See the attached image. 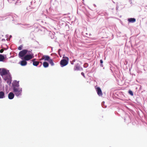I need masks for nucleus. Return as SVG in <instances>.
Segmentation results:
<instances>
[{
  "instance_id": "f3484780",
  "label": "nucleus",
  "mask_w": 147,
  "mask_h": 147,
  "mask_svg": "<svg viewBox=\"0 0 147 147\" xmlns=\"http://www.w3.org/2000/svg\"><path fill=\"white\" fill-rule=\"evenodd\" d=\"M49 62L51 66H53L54 65V63L53 62V60L51 59Z\"/></svg>"
},
{
  "instance_id": "39448f33",
  "label": "nucleus",
  "mask_w": 147,
  "mask_h": 147,
  "mask_svg": "<svg viewBox=\"0 0 147 147\" xmlns=\"http://www.w3.org/2000/svg\"><path fill=\"white\" fill-rule=\"evenodd\" d=\"M96 91L97 92V94L99 96L102 95V93L101 90L99 87H97L96 89Z\"/></svg>"
},
{
  "instance_id": "6e6552de",
  "label": "nucleus",
  "mask_w": 147,
  "mask_h": 147,
  "mask_svg": "<svg viewBox=\"0 0 147 147\" xmlns=\"http://www.w3.org/2000/svg\"><path fill=\"white\" fill-rule=\"evenodd\" d=\"M20 64L22 66L26 65L27 64V62L24 60L20 61Z\"/></svg>"
},
{
  "instance_id": "dca6fc26",
  "label": "nucleus",
  "mask_w": 147,
  "mask_h": 147,
  "mask_svg": "<svg viewBox=\"0 0 147 147\" xmlns=\"http://www.w3.org/2000/svg\"><path fill=\"white\" fill-rule=\"evenodd\" d=\"M5 57L4 56L1 54H0V61H3Z\"/></svg>"
},
{
  "instance_id": "b1692460",
  "label": "nucleus",
  "mask_w": 147,
  "mask_h": 147,
  "mask_svg": "<svg viewBox=\"0 0 147 147\" xmlns=\"http://www.w3.org/2000/svg\"><path fill=\"white\" fill-rule=\"evenodd\" d=\"M100 62L101 63H103V61H102V60H100Z\"/></svg>"
},
{
  "instance_id": "f257e3e1",
  "label": "nucleus",
  "mask_w": 147,
  "mask_h": 147,
  "mask_svg": "<svg viewBox=\"0 0 147 147\" xmlns=\"http://www.w3.org/2000/svg\"><path fill=\"white\" fill-rule=\"evenodd\" d=\"M19 82H18L13 85V92L17 96H21L22 91V88H19Z\"/></svg>"
},
{
  "instance_id": "aec40b11",
  "label": "nucleus",
  "mask_w": 147,
  "mask_h": 147,
  "mask_svg": "<svg viewBox=\"0 0 147 147\" xmlns=\"http://www.w3.org/2000/svg\"><path fill=\"white\" fill-rule=\"evenodd\" d=\"M4 51V50L3 49H1L0 50V52L1 53H2Z\"/></svg>"
},
{
  "instance_id": "2eb2a0df",
  "label": "nucleus",
  "mask_w": 147,
  "mask_h": 147,
  "mask_svg": "<svg viewBox=\"0 0 147 147\" xmlns=\"http://www.w3.org/2000/svg\"><path fill=\"white\" fill-rule=\"evenodd\" d=\"M40 62L38 61H34L33 63V64L34 66H37L39 65Z\"/></svg>"
},
{
  "instance_id": "4468645a",
  "label": "nucleus",
  "mask_w": 147,
  "mask_h": 147,
  "mask_svg": "<svg viewBox=\"0 0 147 147\" xmlns=\"http://www.w3.org/2000/svg\"><path fill=\"white\" fill-rule=\"evenodd\" d=\"M68 58L67 57H65V66L67 65L68 64Z\"/></svg>"
},
{
  "instance_id": "412c9836",
  "label": "nucleus",
  "mask_w": 147,
  "mask_h": 147,
  "mask_svg": "<svg viewBox=\"0 0 147 147\" xmlns=\"http://www.w3.org/2000/svg\"><path fill=\"white\" fill-rule=\"evenodd\" d=\"M60 50H61L60 49H59V51H58V54H59V56H60V57H61V55H60V52L59 51Z\"/></svg>"
},
{
  "instance_id": "20e7f679",
  "label": "nucleus",
  "mask_w": 147,
  "mask_h": 147,
  "mask_svg": "<svg viewBox=\"0 0 147 147\" xmlns=\"http://www.w3.org/2000/svg\"><path fill=\"white\" fill-rule=\"evenodd\" d=\"M51 59L50 57L48 55H44L42 57V58L40 59V60H42L44 59L45 61H49V60Z\"/></svg>"
},
{
  "instance_id": "393cba45",
  "label": "nucleus",
  "mask_w": 147,
  "mask_h": 147,
  "mask_svg": "<svg viewBox=\"0 0 147 147\" xmlns=\"http://www.w3.org/2000/svg\"><path fill=\"white\" fill-rule=\"evenodd\" d=\"M1 40L3 41H5V40L4 39H2Z\"/></svg>"
},
{
  "instance_id": "6ab92c4d",
  "label": "nucleus",
  "mask_w": 147,
  "mask_h": 147,
  "mask_svg": "<svg viewBox=\"0 0 147 147\" xmlns=\"http://www.w3.org/2000/svg\"><path fill=\"white\" fill-rule=\"evenodd\" d=\"M22 46L21 45H20L18 47V49L19 50H21L22 49Z\"/></svg>"
},
{
  "instance_id": "a211bd4d",
  "label": "nucleus",
  "mask_w": 147,
  "mask_h": 147,
  "mask_svg": "<svg viewBox=\"0 0 147 147\" xmlns=\"http://www.w3.org/2000/svg\"><path fill=\"white\" fill-rule=\"evenodd\" d=\"M129 94H130L131 96L133 95V93L132 91H131V90H129Z\"/></svg>"
},
{
  "instance_id": "0eeeda50",
  "label": "nucleus",
  "mask_w": 147,
  "mask_h": 147,
  "mask_svg": "<svg viewBox=\"0 0 147 147\" xmlns=\"http://www.w3.org/2000/svg\"><path fill=\"white\" fill-rule=\"evenodd\" d=\"M74 69L75 70H80L82 69V68L80 67V65L77 64L75 66Z\"/></svg>"
},
{
  "instance_id": "9b49d317",
  "label": "nucleus",
  "mask_w": 147,
  "mask_h": 147,
  "mask_svg": "<svg viewBox=\"0 0 147 147\" xmlns=\"http://www.w3.org/2000/svg\"><path fill=\"white\" fill-rule=\"evenodd\" d=\"M2 75H6L7 74V71L5 69H3L1 72Z\"/></svg>"
},
{
  "instance_id": "bb28decb",
  "label": "nucleus",
  "mask_w": 147,
  "mask_h": 147,
  "mask_svg": "<svg viewBox=\"0 0 147 147\" xmlns=\"http://www.w3.org/2000/svg\"><path fill=\"white\" fill-rule=\"evenodd\" d=\"M105 102H102V105H103V103H104Z\"/></svg>"
},
{
  "instance_id": "a878e982",
  "label": "nucleus",
  "mask_w": 147,
  "mask_h": 147,
  "mask_svg": "<svg viewBox=\"0 0 147 147\" xmlns=\"http://www.w3.org/2000/svg\"><path fill=\"white\" fill-rule=\"evenodd\" d=\"M35 60H36V59H33L32 60V61L33 62L34 61H35Z\"/></svg>"
},
{
  "instance_id": "f8f14e48",
  "label": "nucleus",
  "mask_w": 147,
  "mask_h": 147,
  "mask_svg": "<svg viewBox=\"0 0 147 147\" xmlns=\"http://www.w3.org/2000/svg\"><path fill=\"white\" fill-rule=\"evenodd\" d=\"M128 21L130 22L134 23L136 21V19L134 18H130L128 19Z\"/></svg>"
},
{
  "instance_id": "7ed1b4c3",
  "label": "nucleus",
  "mask_w": 147,
  "mask_h": 147,
  "mask_svg": "<svg viewBox=\"0 0 147 147\" xmlns=\"http://www.w3.org/2000/svg\"><path fill=\"white\" fill-rule=\"evenodd\" d=\"M34 57L33 54L27 55H25L23 58H22L21 59L26 61H28L33 58Z\"/></svg>"
},
{
  "instance_id": "f03ea898",
  "label": "nucleus",
  "mask_w": 147,
  "mask_h": 147,
  "mask_svg": "<svg viewBox=\"0 0 147 147\" xmlns=\"http://www.w3.org/2000/svg\"><path fill=\"white\" fill-rule=\"evenodd\" d=\"M28 51L26 49L23 50L20 52L19 53V56L20 58L24 57L28 52Z\"/></svg>"
},
{
  "instance_id": "5701e85b",
  "label": "nucleus",
  "mask_w": 147,
  "mask_h": 147,
  "mask_svg": "<svg viewBox=\"0 0 147 147\" xmlns=\"http://www.w3.org/2000/svg\"><path fill=\"white\" fill-rule=\"evenodd\" d=\"M75 61V60H74L73 61V62H72L71 61V64H73V62H74Z\"/></svg>"
},
{
  "instance_id": "4be33fe9",
  "label": "nucleus",
  "mask_w": 147,
  "mask_h": 147,
  "mask_svg": "<svg viewBox=\"0 0 147 147\" xmlns=\"http://www.w3.org/2000/svg\"><path fill=\"white\" fill-rule=\"evenodd\" d=\"M81 74L84 77H85V76L84 74V73L83 72H82L81 73Z\"/></svg>"
},
{
  "instance_id": "9d476101",
  "label": "nucleus",
  "mask_w": 147,
  "mask_h": 147,
  "mask_svg": "<svg viewBox=\"0 0 147 147\" xmlns=\"http://www.w3.org/2000/svg\"><path fill=\"white\" fill-rule=\"evenodd\" d=\"M5 94L3 91L0 92V98H5Z\"/></svg>"
},
{
  "instance_id": "423d86ee",
  "label": "nucleus",
  "mask_w": 147,
  "mask_h": 147,
  "mask_svg": "<svg viewBox=\"0 0 147 147\" xmlns=\"http://www.w3.org/2000/svg\"><path fill=\"white\" fill-rule=\"evenodd\" d=\"M14 94L12 92H10L8 95V98L10 99H13L14 97Z\"/></svg>"
},
{
  "instance_id": "ddd939ff",
  "label": "nucleus",
  "mask_w": 147,
  "mask_h": 147,
  "mask_svg": "<svg viewBox=\"0 0 147 147\" xmlns=\"http://www.w3.org/2000/svg\"><path fill=\"white\" fill-rule=\"evenodd\" d=\"M43 66L45 68H46L49 66V63L46 62H44L43 63Z\"/></svg>"
},
{
  "instance_id": "1a4fd4ad",
  "label": "nucleus",
  "mask_w": 147,
  "mask_h": 147,
  "mask_svg": "<svg viewBox=\"0 0 147 147\" xmlns=\"http://www.w3.org/2000/svg\"><path fill=\"white\" fill-rule=\"evenodd\" d=\"M64 55H63V59H64ZM60 64L61 65V66L62 67H63L64 66V59H63L61 60V61H60Z\"/></svg>"
}]
</instances>
